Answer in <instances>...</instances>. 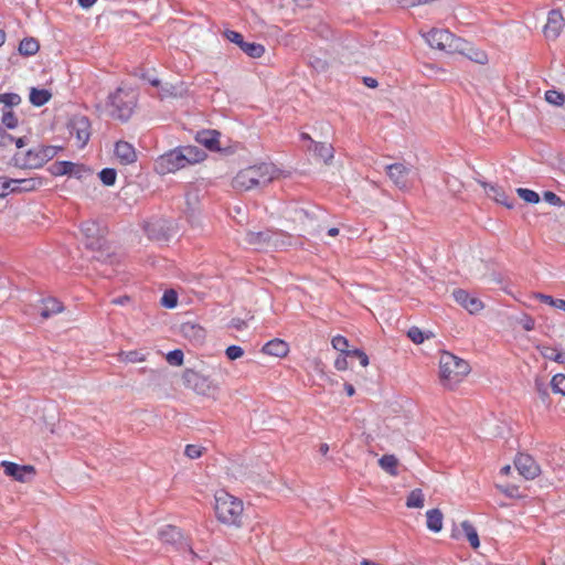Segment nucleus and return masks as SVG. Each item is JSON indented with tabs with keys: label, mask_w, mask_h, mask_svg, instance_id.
Returning <instances> with one entry per match:
<instances>
[{
	"label": "nucleus",
	"mask_w": 565,
	"mask_h": 565,
	"mask_svg": "<svg viewBox=\"0 0 565 565\" xmlns=\"http://www.w3.org/2000/svg\"><path fill=\"white\" fill-rule=\"evenodd\" d=\"M0 103L9 107L17 106L21 103V97L14 93L0 94Z\"/></svg>",
	"instance_id": "obj_47"
},
{
	"label": "nucleus",
	"mask_w": 565,
	"mask_h": 565,
	"mask_svg": "<svg viewBox=\"0 0 565 565\" xmlns=\"http://www.w3.org/2000/svg\"><path fill=\"white\" fill-rule=\"evenodd\" d=\"M551 387L554 393L565 396V375L556 374L552 377Z\"/></svg>",
	"instance_id": "obj_38"
},
{
	"label": "nucleus",
	"mask_w": 565,
	"mask_h": 565,
	"mask_svg": "<svg viewBox=\"0 0 565 565\" xmlns=\"http://www.w3.org/2000/svg\"><path fill=\"white\" fill-rule=\"evenodd\" d=\"M50 170L53 175H64L68 171V170H65V166H64L63 161L54 162L51 166Z\"/></svg>",
	"instance_id": "obj_55"
},
{
	"label": "nucleus",
	"mask_w": 565,
	"mask_h": 565,
	"mask_svg": "<svg viewBox=\"0 0 565 565\" xmlns=\"http://www.w3.org/2000/svg\"><path fill=\"white\" fill-rule=\"evenodd\" d=\"M226 356L234 361L244 355V350L238 345H230L225 351Z\"/></svg>",
	"instance_id": "obj_51"
},
{
	"label": "nucleus",
	"mask_w": 565,
	"mask_h": 565,
	"mask_svg": "<svg viewBox=\"0 0 565 565\" xmlns=\"http://www.w3.org/2000/svg\"><path fill=\"white\" fill-rule=\"evenodd\" d=\"M145 231L150 238L161 241L170 236L171 226L167 225V222L163 220H157L147 223Z\"/></svg>",
	"instance_id": "obj_19"
},
{
	"label": "nucleus",
	"mask_w": 565,
	"mask_h": 565,
	"mask_svg": "<svg viewBox=\"0 0 565 565\" xmlns=\"http://www.w3.org/2000/svg\"><path fill=\"white\" fill-rule=\"evenodd\" d=\"M14 166L23 169H38L43 166L39 148L28 150L25 153L17 152L13 156Z\"/></svg>",
	"instance_id": "obj_16"
},
{
	"label": "nucleus",
	"mask_w": 565,
	"mask_h": 565,
	"mask_svg": "<svg viewBox=\"0 0 565 565\" xmlns=\"http://www.w3.org/2000/svg\"><path fill=\"white\" fill-rule=\"evenodd\" d=\"M539 350L544 359L552 361H554L555 354L557 353L556 349L547 345L539 347Z\"/></svg>",
	"instance_id": "obj_54"
},
{
	"label": "nucleus",
	"mask_w": 565,
	"mask_h": 565,
	"mask_svg": "<svg viewBox=\"0 0 565 565\" xmlns=\"http://www.w3.org/2000/svg\"><path fill=\"white\" fill-rule=\"evenodd\" d=\"M63 163L65 166V170H68L66 174L79 177V172H81L79 166H77L73 162H70V161H63Z\"/></svg>",
	"instance_id": "obj_57"
},
{
	"label": "nucleus",
	"mask_w": 565,
	"mask_h": 565,
	"mask_svg": "<svg viewBox=\"0 0 565 565\" xmlns=\"http://www.w3.org/2000/svg\"><path fill=\"white\" fill-rule=\"evenodd\" d=\"M554 361L559 364H565V352H557L555 354Z\"/></svg>",
	"instance_id": "obj_64"
},
{
	"label": "nucleus",
	"mask_w": 565,
	"mask_h": 565,
	"mask_svg": "<svg viewBox=\"0 0 565 565\" xmlns=\"http://www.w3.org/2000/svg\"><path fill=\"white\" fill-rule=\"evenodd\" d=\"M38 148L43 164L53 159L57 153V148L53 146H40Z\"/></svg>",
	"instance_id": "obj_40"
},
{
	"label": "nucleus",
	"mask_w": 565,
	"mask_h": 565,
	"mask_svg": "<svg viewBox=\"0 0 565 565\" xmlns=\"http://www.w3.org/2000/svg\"><path fill=\"white\" fill-rule=\"evenodd\" d=\"M565 26V19L559 10H552L548 13L547 22L543 29L544 35L548 40H556Z\"/></svg>",
	"instance_id": "obj_15"
},
{
	"label": "nucleus",
	"mask_w": 565,
	"mask_h": 565,
	"mask_svg": "<svg viewBox=\"0 0 565 565\" xmlns=\"http://www.w3.org/2000/svg\"><path fill=\"white\" fill-rule=\"evenodd\" d=\"M215 515L217 520L230 526L239 527L243 521V501L224 490L215 493Z\"/></svg>",
	"instance_id": "obj_2"
},
{
	"label": "nucleus",
	"mask_w": 565,
	"mask_h": 565,
	"mask_svg": "<svg viewBox=\"0 0 565 565\" xmlns=\"http://www.w3.org/2000/svg\"><path fill=\"white\" fill-rule=\"evenodd\" d=\"M13 185L15 186V193L31 192L41 188L44 182L43 179L33 177L25 179H13Z\"/></svg>",
	"instance_id": "obj_23"
},
{
	"label": "nucleus",
	"mask_w": 565,
	"mask_h": 565,
	"mask_svg": "<svg viewBox=\"0 0 565 565\" xmlns=\"http://www.w3.org/2000/svg\"><path fill=\"white\" fill-rule=\"evenodd\" d=\"M276 177L277 169L273 163H260L241 170L232 184L238 191H248L269 184Z\"/></svg>",
	"instance_id": "obj_1"
},
{
	"label": "nucleus",
	"mask_w": 565,
	"mask_h": 565,
	"mask_svg": "<svg viewBox=\"0 0 565 565\" xmlns=\"http://www.w3.org/2000/svg\"><path fill=\"white\" fill-rule=\"evenodd\" d=\"M348 356H355L364 367L369 365V356L362 350H351L348 352Z\"/></svg>",
	"instance_id": "obj_52"
},
{
	"label": "nucleus",
	"mask_w": 565,
	"mask_h": 565,
	"mask_svg": "<svg viewBox=\"0 0 565 565\" xmlns=\"http://www.w3.org/2000/svg\"><path fill=\"white\" fill-rule=\"evenodd\" d=\"M159 536L163 543L171 544V545H178L179 548L186 547L190 553H193L191 547L185 542H183V536H182L180 530L175 526H172V525L164 526L159 532Z\"/></svg>",
	"instance_id": "obj_18"
},
{
	"label": "nucleus",
	"mask_w": 565,
	"mask_h": 565,
	"mask_svg": "<svg viewBox=\"0 0 565 565\" xmlns=\"http://www.w3.org/2000/svg\"><path fill=\"white\" fill-rule=\"evenodd\" d=\"M535 298L539 299L541 302L546 303L551 307H555L556 300L552 296L544 295V294H536Z\"/></svg>",
	"instance_id": "obj_58"
},
{
	"label": "nucleus",
	"mask_w": 565,
	"mask_h": 565,
	"mask_svg": "<svg viewBox=\"0 0 565 565\" xmlns=\"http://www.w3.org/2000/svg\"><path fill=\"white\" fill-rule=\"evenodd\" d=\"M545 100L555 106H562L565 103V95L557 90L550 89L545 93Z\"/></svg>",
	"instance_id": "obj_39"
},
{
	"label": "nucleus",
	"mask_w": 565,
	"mask_h": 565,
	"mask_svg": "<svg viewBox=\"0 0 565 565\" xmlns=\"http://www.w3.org/2000/svg\"><path fill=\"white\" fill-rule=\"evenodd\" d=\"M426 518H427V527L435 532V533H438L441 531L443 529V520H444V515L441 513V511L439 509H431V510H428L426 512Z\"/></svg>",
	"instance_id": "obj_27"
},
{
	"label": "nucleus",
	"mask_w": 565,
	"mask_h": 565,
	"mask_svg": "<svg viewBox=\"0 0 565 565\" xmlns=\"http://www.w3.org/2000/svg\"><path fill=\"white\" fill-rule=\"evenodd\" d=\"M12 182L13 179L0 177V198H4L10 193H15V186Z\"/></svg>",
	"instance_id": "obj_41"
},
{
	"label": "nucleus",
	"mask_w": 565,
	"mask_h": 565,
	"mask_svg": "<svg viewBox=\"0 0 565 565\" xmlns=\"http://www.w3.org/2000/svg\"><path fill=\"white\" fill-rule=\"evenodd\" d=\"M220 132L216 130H203L198 132L196 140L210 150L220 149Z\"/></svg>",
	"instance_id": "obj_24"
},
{
	"label": "nucleus",
	"mask_w": 565,
	"mask_h": 565,
	"mask_svg": "<svg viewBox=\"0 0 565 565\" xmlns=\"http://www.w3.org/2000/svg\"><path fill=\"white\" fill-rule=\"evenodd\" d=\"M4 473L19 482H28L35 476V468L30 465L20 466L11 461H2Z\"/></svg>",
	"instance_id": "obj_13"
},
{
	"label": "nucleus",
	"mask_w": 565,
	"mask_h": 565,
	"mask_svg": "<svg viewBox=\"0 0 565 565\" xmlns=\"http://www.w3.org/2000/svg\"><path fill=\"white\" fill-rule=\"evenodd\" d=\"M52 97V94L47 89H39L35 87H32L30 90V103L36 107H41L44 104H46Z\"/></svg>",
	"instance_id": "obj_28"
},
{
	"label": "nucleus",
	"mask_w": 565,
	"mask_h": 565,
	"mask_svg": "<svg viewBox=\"0 0 565 565\" xmlns=\"http://www.w3.org/2000/svg\"><path fill=\"white\" fill-rule=\"evenodd\" d=\"M332 347L337 350V351H340L342 353H347L349 352L348 348H349V342L348 340L342 337V335H337L332 339Z\"/></svg>",
	"instance_id": "obj_49"
},
{
	"label": "nucleus",
	"mask_w": 565,
	"mask_h": 565,
	"mask_svg": "<svg viewBox=\"0 0 565 565\" xmlns=\"http://www.w3.org/2000/svg\"><path fill=\"white\" fill-rule=\"evenodd\" d=\"M181 332H182L183 337L190 339L191 341L198 342V343L202 342L205 338L204 329L202 327L191 323V322L183 323L181 326Z\"/></svg>",
	"instance_id": "obj_25"
},
{
	"label": "nucleus",
	"mask_w": 565,
	"mask_h": 565,
	"mask_svg": "<svg viewBox=\"0 0 565 565\" xmlns=\"http://www.w3.org/2000/svg\"><path fill=\"white\" fill-rule=\"evenodd\" d=\"M185 387L193 390L196 394L216 398L220 393V385L209 376L192 369H185L182 374Z\"/></svg>",
	"instance_id": "obj_6"
},
{
	"label": "nucleus",
	"mask_w": 565,
	"mask_h": 565,
	"mask_svg": "<svg viewBox=\"0 0 565 565\" xmlns=\"http://www.w3.org/2000/svg\"><path fill=\"white\" fill-rule=\"evenodd\" d=\"M535 388L537 394L540 395L541 399L545 403L548 399V391L545 383L541 381L535 382Z\"/></svg>",
	"instance_id": "obj_53"
},
{
	"label": "nucleus",
	"mask_w": 565,
	"mask_h": 565,
	"mask_svg": "<svg viewBox=\"0 0 565 565\" xmlns=\"http://www.w3.org/2000/svg\"><path fill=\"white\" fill-rule=\"evenodd\" d=\"M516 193L525 202L537 203L540 201L539 194L532 190L519 188L516 189Z\"/></svg>",
	"instance_id": "obj_44"
},
{
	"label": "nucleus",
	"mask_w": 565,
	"mask_h": 565,
	"mask_svg": "<svg viewBox=\"0 0 565 565\" xmlns=\"http://www.w3.org/2000/svg\"><path fill=\"white\" fill-rule=\"evenodd\" d=\"M119 359L122 362L137 363V362H143L146 360V355L138 351H129V352H120Z\"/></svg>",
	"instance_id": "obj_37"
},
{
	"label": "nucleus",
	"mask_w": 565,
	"mask_h": 565,
	"mask_svg": "<svg viewBox=\"0 0 565 565\" xmlns=\"http://www.w3.org/2000/svg\"><path fill=\"white\" fill-rule=\"evenodd\" d=\"M380 467L391 476H397L398 459L394 455H384L379 459Z\"/></svg>",
	"instance_id": "obj_29"
},
{
	"label": "nucleus",
	"mask_w": 565,
	"mask_h": 565,
	"mask_svg": "<svg viewBox=\"0 0 565 565\" xmlns=\"http://www.w3.org/2000/svg\"><path fill=\"white\" fill-rule=\"evenodd\" d=\"M97 0H78L81 7L88 9L96 3Z\"/></svg>",
	"instance_id": "obj_62"
},
{
	"label": "nucleus",
	"mask_w": 565,
	"mask_h": 565,
	"mask_svg": "<svg viewBox=\"0 0 565 565\" xmlns=\"http://www.w3.org/2000/svg\"><path fill=\"white\" fill-rule=\"evenodd\" d=\"M116 171L110 168L103 169L99 172V178L105 185H114L116 181Z\"/></svg>",
	"instance_id": "obj_45"
},
{
	"label": "nucleus",
	"mask_w": 565,
	"mask_h": 565,
	"mask_svg": "<svg viewBox=\"0 0 565 565\" xmlns=\"http://www.w3.org/2000/svg\"><path fill=\"white\" fill-rule=\"evenodd\" d=\"M70 138L75 140V146L84 148L92 135L90 122L87 117L82 115L73 116L67 125Z\"/></svg>",
	"instance_id": "obj_7"
},
{
	"label": "nucleus",
	"mask_w": 565,
	"mask_h": 565,
	"mask_svg": "<svg viewBox=\"0 0 565 565\" xmlns=\"http://www.w3.org/2000/svg\"><path fill=\"white\" fill-rule=\"evenodd\" d=\"M514 466L519 473L527 480L535 479L541 472V468L536 461L531 456L525 454H520L516 456Z\"/></svg>",
	"instance_id": "obj_14"
},
{
	"label": "nucleus",
	"mask_w": 565,
	"mask_h": 565,
	"mask_svg": "<svg viewBox=\"0 0 565 565\" xmlns=\"http://www.w3.org/2000/svg\"><path fill=\"white\" fill-rule=\"evenodd\" d=\"M452 296L460 306H462L470 313H477L483 309V303L477 297L469 295L463 289H456Z\"/></svg>",
	"instance_id": "obj_17"
},
{
	"label": "nucleus",
	"mask_w": 565,
	"mask_h": 565,
	"mask_svg": "<svg viewBox=\"0 0 565 565\" xmlns=\"http://www.w3.org/2000/svg\"><path fill=\"white\" fill-rule=\"evenodd\" d=\"M231 326L237 330H241L245 327V322L241 319H233Z\"/></svg>",
	"instance_id": "obj_60"
},
{
	"label": "nucleus",
	"mask_w": 565,
	"mask_h": 565,
	"mask_svg": "<svg viewBox=\"0 0 565 565\" xmlns=\"http://www.w3.org/2000/svg\"><path fill=\"white\" fill-rule=\"evenodd\" d=\"M470 373L467 361L449 352H443L439 359V379L448 390H454Z\"/></svg>",
	"instance_id": "obj_3"
},
{
	"label": "nucleus",
	"mask_w": 565,
	"mask_h": 565,
	"mask_svg": "<svg viewBox=\"0 0 565 565\" xmlns=\"http://www.w3.org/2000/svg\"><path fill=\"white\" fill-rule=\"evenodd\" d=\"M40 49V44L34 38H25L20 42L19 52L22 55H34Z\"/></svg>",
	"instance_id": "obj_31"
},
{
	"label": "nucleus",
	"mask_w": 565,
	"mask_h": 565,
	"mask_svg": "<svg viewBox=\"0 0 565 565\" xmlns=\"http://www.w3.org/2000/svg\"><path fill=\"white\" fill-rule=\"evenodd\" d=\"M183 358H184V354H183L182 350L177 349V350L170 351L167 354L166 360L170 365L181 366L183 364Z\"/></svg>",
	"instance_id": "obj_43"
},
{
	"label": "nucleus",
	"mask_w": 565,
	"mask_h": 565,
	"mask_svg": "<svg viewBox=\"0 0 565 565\" xmlns=\"http://www.w3.org/2000/svg\"><path fill=\"white\" fill-rule=\"evenodd\" d=\"M364 83L367 87L375 88L377 86V81L373 77H364Z\"/></svg>",
	"instance_id": "obj_61"
},
{
	"label": "nucleus",
	"mask_w": 565,
	"mask_h": 565,
	"mask_svg": "<svg viewBox=\"0 0 565 565\" xmlns=\"http://www.w3.org/2000/svg\"><path fill=\"white\" fill-rule=\"evenodd\" d=\"M62 309H63V307L60 301H57L54 298H49L43 301L41 316H42V318L47 319V318L52 317L53 315L61 312Z\"/></svg>",
	"instance_id": "obj_30"
},
{
	"label": "nucleus",
	"mask_w": 565,
	"mask_h": 565,
	"mask_svg": "<svg viewBox=\"0 0 565 565\" xmlns=\"http://www.w3.org/2000/svg\"><path fill=\"white\" fill-rule=\"evenodd\" d=\"M311 65L316 68V70H323L326 67V62L324 61H321L319 58H317L315 62H311Z\"/></svg>",
	"instance_id": "obj_63"
},
{
	"label": "nucleus",
	"mask_w": 565,
	"mask_h": 565,
	"mask_svg": "<svg viewBox=\"0 0 565 565\" xmlns=\"http://www.w3.org/2000/svg\"><path fill=\"white\" fill-rule=\"evenodd\" d=\"M469 60L479 63V64H486L488 61V56L483 51L473 49L468 45L466 42L465 46V53H463Z\"/></svg>",
	"instance_id": "obj_35"
},
{
	"label": "nucleus",
	"mask_w": 565,
	"mask_h": 565,
	"mask_svg": "<svg viewBox=\"0 0 565 565\" xmlns=\"http://www.w3.org/2000/svg\"><path fill=\"white\" fill-rule=\"evenodd\" d=\"M543 199L552 204V205H559L561 204V199L559 196H557L554 192H551V191H546L544 192L543 194Z\"/></svg>",
	"instance_id": "obj_56"
},
{
	"label": "nucleus",
	"mask_w": 565,
	"mask_h": 565,
	"mask_svg": "<svg viewBox=\"0 0 565 565\" xmlns=\"http://www.w3.org/2000/svg\"><path fill=\"white\" fill-rule=\"evenodd\" d=\"M82 233L88 248H102L106 230L95 221H86L82 224Z\"/></svg>",
	"instance_id": "obj_10"
},
{
	"label": "nucleus",
	"mask_w": 565,
	"mask_h": 565,
	"mask_svg": "<svg viewBox=\"0 0 565 565\" xmlns=\"http://www.w3.org/2000/svg\"><path fill=\"white\" fill-rule=\"evenodd\" d=\"M184 158L180 149L171 150L168 153L160 156L154 163V169L160 174L174 173L175 171L185 168Z\"/></svg>",
	"instance_id": "obj_8"
},
{
	"label": "nucleus",
	"mask_w": 565,
	"mask_h": 565,
	"mask_svg": "<svg viewBox=\"0 0 565 565\" xmlns=\"http://www.w3.org/2000/svg\"><path fill=\"white\" fill-rule=\"evenodd\" d=\"M136 103V90L122 85L108 96L107 110L113 118L125 121L130 118Z\"/></svg>",
	"instance_id": "obj_4"
},
{
	"label": "nucleus",
	"mask_w": 565,
	"mask_h": 565,
	"mask_svg": "<svg viewBox=\"0 0 565 565\" xmlns=\"http://www.w3.org/2000/svg\"><path fill=\"white\" fill-rule=\"evenodd\" d=\"M15 142L18 148H22L25 146L24 138L14 139L10 134H8L4 128L0 125V147H8L11 143Z\"/></svg>",
	"instance_id": "obj_36"
},
{
	"label": "nucleus",
	"mask_w": 565,
	"mask_h": 565,
	"mask_svg": "<svg viewBox=\"0 0 565 565\" xmlns=\"http://www.w3.org/2000/svg\"><path fill=\"white\" fill-rule=\"evenodd\" d=\"M263 353L276 358H284L289 352V345L281 339H274L268 341L262 349Z\"/></svg>",
	"instance_id": "obj_22"
},
{
	"label": "nucleus",
	"mask_w": 565,
	"mask_h": 565,
	"mask_svg": "<svg viewBox=\"0 0 565 565\" xmlns=\"http://www.w3.org/2000/svg\"><path fill=\"white\" fill-rule=\"evenodd\" d=\"M407 335L416 344H420L426 338H429L428 334L425 335L424 332L417 327H412L408 330Z\"/></svg>",
	"instance_id": "obj_46"
},
{
	"label": "nucleus",
	"mask_w": 565,
	"mask_h": 565,
	"mask_svg": "<svg viewBox=\"0 0 565 565\" xmlns=\"http://www.w3.org/2000/svg\"><path fill=\"white\" fill-rule=\"evenodd\" d=\"M115 156L121 164H130L137 160V153L132 145L127 141H118L115 146Z\"/></svg>",
	"instance_id": "obj_20"
},
{
	"label": "nucleus",
	"mask_w": 565,
	"mask_h": 565,
	"mask_svg": "<svg viewBox=\"0 0 565 565\" xmlns=\"http://www.w3.org/2000/svg\"><path fill=\"white\" fill-rule=\"evenodd\" d=\"M180 152L182 153V157L184 158V166L194 164L198 163L205 158V152L196 147H183L179 148Z\"/></svg>",
	"instance_id": "obj_26"
},
{
	"label": "nucleus",
	"mask_w": 565,
	"mask_h": 565,
	"mask_svg": "<svg viewBox=\"0 0 565 565\" xmlns=\"http://www.w3.org/2000/svg\"><path fill=\"white\" fill-rule=\"evenodd\" d=\"M224 36L232 43H235L248 56L257 58L265 53V47L258 43L245 42L243 35L236 31L226 30Z\"/></svg>",
	"instance_id": "obj_11"
},
{
	"label": "nucleus",
	"mask_w": 565,
	"mask_h": 565,
	"mask_svg": "<svg viewBox=\"0 0 565 565\" xmlns=\"http://www.w3.org/2000/svg\"><path fill=\"white\" fill-rule=\"evenodd\" d=\"M461 527L471 547L477 550L480 546V541L475 526L469 521H463Z\"/></svg>",
	"instance_id": "obj_33"
},
{
	"label": "nucleus",
	"mask_w": 565,
	"mask_h": 565,
	"mask_svg": "<svg viewBox=\"0 0 565 565\" xmlns=\"http://www.w3.org/2000/svg\"><path fill=\"white\" fill-rule=\"evenodd\" d=\"M315 152L320 157L324 163H330L334 156V149L332 145L326 142L315 143Z\"/></svg>",
	"instance_id": "obj_32"
},
{
	"label": "nucleus",
	"mask_w": 565,
	"mask_h": 565,
	"mask_svg": "<svg viewBox=\"0 0 565 565\" xmlns=\"http://www.w3.org/2000/svg\"><path fill=\"white\" fill-rule=\"evenodd\" d=\"M386 172L391 181L401 190H408L412 186L414 171L412 167L404 163H393L386 167Z\"/></svg>",
	"instance_id": "obj_9"
},
{
	"label": "nucleus",
	"mask_w": 565,
	"mask_h": 565,
	"mask_svg": "<svg viewBox=\"0 0 565 565\" xmlns=\"http://www.w3.org/2000/svg\"><path fill=\"white\" fill-rule=\"evenodd\" d=\"M277 233L269 230L260 232L250 231L245 235V243L256 249H262L269 246H277V241L275 239Z\"/></svg>",
	"instance_id": "obj_12"
},
{
	"label": "nucleus",
	"mask_w": 565,
	"mask_h": 565,
	"mask_svg": "<svg viewBox=\"0 0 565 565\" xmlns=\"http://www.w3.org/2000/svg\"><path fill=\"white\" fill-rule=\"evenodd\" d=\"M204 448L199 445H188L184 454L190 459H198L202 456Z\"/></svg>",
	"instance_id": "obj_50"
},
{
	"label": "nucleus",
	"mask_w": 565,
	"mask_h": 565,
	"mask_svg": "<svg viewBox=\"0 0 565 565\" xmlns=\"http://www.w3.org/2000/svg\"><path fill=\"white\" fill-rule=\"evenodd\" d=\"M487 195L493 199L495 202L512 209L514 206V199H510L509 195L499 186L493 184H483Z\"/></svg>",
	"instance_id": "obj_21"
},
{
	"label": "nucleus",
	"mask_w": 565,
	"mask_h": 565,
	"mask_svg": "<svg viewBox=\"0 0 565 565\" xmlns=\"http://www.w3.org/2000/svg\"><path fill=\"white\" fill-rule=\"evenodd\" d=\"M161 303L163 307L166 308H169V309H172L177 306L178 303V295L174 290H167L162 298H161Z\"/></svg>",
	"instance_id": "obj_42"
},
{
	"label": "nucleus",
	"mask_w": 565,
	"mask_h": 565,
	"mask_svg": "<svg viewBox=\"0 0 565 565\" xmlns=\"http://www.w3.org/2000/svg\"><path fill=\"white\" fill-rule=\"evenodd\" d=\"M406 507L411 509H420L424 507V494L420 489H414L407 497Z\"/></svg>",
	"instance_id": "obj_34"
},
{
	"label": "nucleus",
	"mask_w": 565,
	"mask_h": 565,
	"mask_svg": "<svg viewBox=\"0 0 565 565\" xmlns=\"http://www.w3.org/2000/svg\"><path fill=\"white\" fill-rule=\"evenodd\" d=\"M428 45L447 53H465L466 41L444 29H431L424 34Z\"/></svg>",
	"instance_id": "obj_5"
},
{
	"label": "nucleus",
	"mask_w": 565,
	"mask_h": 565,
	"mask_svg": "<svg viewBox=\"0 0 565 565\" xmlns=\"http://www.w3.org/2000/svg\"><path fill=\"white\" fill-rule=\"evenodd\" d=\"M334 366L339 371H344L348 369V361L345 356H340L335 360Z\"/></svg>",
	"instance_id": "obj_59"
},
{
	"label": "nucleus",
	"mask_w": 565,
	"mask_h": 565,
	"mask_svg": "<svg viewBox=\"0 0 565 565\" xmlns=\"http://www.w3.org/2000/svg\"><path fill=\"white\" fill-rule=\"evenodd\" d=\"M2 124L9 129H13L18 126V118L12 110H7L3 113Z\"/></svg>",
	"instance_id": "obj_48"
}]
</instances>
